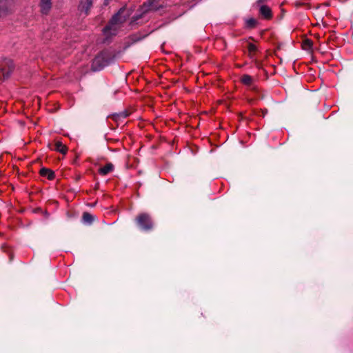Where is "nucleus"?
<instances>
[{"label":"nucleus","mask_w":353,"mask_h":353,"mask_svg":"<svg viewBox=\"0 0 353 353\" xmlns=\"http://www.w3.org/2000/svg\"><path fill=\"white\" fill-rule=\"evenodd\" d=\"M108 64V61L105 59L103 54H100L97 56L92 61V68L94 71H99L102 70Z\"/></svg>","instance_id":"nucleus-5"},{"label":"nucleus","mask_w":353,"mask_h":353,"mask_svg":"<svg viewBox=\"0 0 353 353\" xmlns=\"http://www.w3.org/2000/svg\"><path fill=\"white\" fill-rule=\"evenodd\" d=\"M241 81L243 84L246 85H250L252 84L253 79L251 76L248 74H244L241 78Z\"/></svg>","instance_id":"nucleus-14"},{"label":"nucleus","mask_w":353,"mask_h":353,"mask_svg":"<svg viewBox=\"0 0 353 353\" xmlns=\"http://www.w3.org/2000/svg\"><path fill=\"white\" fill-rule=\"evenodd\" d=\"M113 170H114V165L111 163H108L105 165H104L103 167L101 168L99 170V173L101 175L104 176V175L108 174L110 172L113 171Z\"/></svg>","instance_id":"nucleus-10"},{"label":"nucleus","mask_w":353,"mask_h":353,"mask_svg":"<svg viewBox=\"0 0 353 353\" xmlns=\"http://www.w3.org/2000/svg\"><path fill=\"white\" fill-rule=\"evenodd\" d=\"M14 69L13 61L7 58L0 59V79H8Z\"/></svg>","instance_id":"nucleus-2"},{"label":"nucleus","mask_w":353,"mask_h":353,"mask_svg":"<svg viewBox=\"0 0 353 353\" xmlns=\"http://www.w3.org/2000/svg\"><path fill=\"white\" fill-rule=\"evenodd\" d=\"M141 16H142V14H139V15L133 17L134 21H137L138 19H139L141 17Z\"/></svg>","instance_id":"nucleus-17"},{"label":"nucleus","mask_w":353,"mask_h":353,"mask_svg":"<svg viewBox=\"0 0 353 353\" xmlns=\"http://www.w3.org/2000/svg\"><path fill=\"white\" fill-rule=\"evenodd\" d=\"M268 113V110H262V115L263 117H265V115Z\"/></svg>","instance_id":"nucleus-18"},{"label":"nucleus","mask_w":353,"mask_h":353,"mask_svg":"<svg viewBox=\"0 0 353 353\" xmlns=\"http://www.w3.org/2000/svg\"><path fill=\"white\" fill-rule=\"evenodd\" d=\"M52 0H41L40 7L43 14H47L52 8Z\"/></svg>","instance_id":"nucleus-8"},{"label":"nucleus","mask_w":353,"mask_h":353,"mask_svg":"<svg viewBox=\"0 0 353 353\" xmlns=\"http://www.w3.org/2000/svg\"><path fill=\"white\" fill-rule=\"evenodd\" d=\"M41 176H46L48 179H53L54 178V173L52 170L43 168L40 170Z\"/></svg>","instance_id":"nucleus-11"},{"label":"nucleus","mask_w":353,"mask_h":353,"mask_svg":"<svg viewBox=\"0 0 353 353\" xmlns=\"http://www.w3.org/2000/svg\"><path fill=\"white\" fill-rule=\"evenodd\" d=\"M55 150L63 154H65L67 152L66 146L60 141H57L55 143Z\"/></svg>","instance_id":"nucleus-13"},{"label":"nucleus","mask_w":353,"mask_h":353,"mask_svg":"<svg viewBox=\"0 0 353 353\" xmlns=\"http://www.w3.org/2000/svg\"><path fill=\"white\" fill-rule=\"evenodd\" d=\"M161 1V0H148L141 6L140 11L142 14H144L148 11L158 10L162 6L160 3Z\"/></svg>","instance_id":"nucleus-4"},{"label":"nucleus","mask_w":353,"mask_h":353,"mask_svg":"<svg viewBox=\"0 0 353 353\" xmlns=\"http://www.w3.org/2000/svg\"><path fill=\"white\" fill-rule=\"evenodd\" d=\"M14 0H0V17L8 14L14 6Z\"/></svg>","instance_id":"nucleus-6"},{"label":"nucleus","mask_w":353,"mask_h":353,"mask_svg":"<svg viewBox=\"0 0 353 353\" xmlns=\"http://www.w3.org/2000/svg\"><path fill=\"white\" fill-rule=\"evenodd\" d=\"M246 23L248 27L253 28L255 26L256 21L254 19L251 18L247 20Z\"/></svg>","instance_id":"nucleus-15"},{"label":"nucleus","mask_w":353,"mask_h":353,"mask_svg":"<svg viewBox=\"0 0 353 353\" xmlns=\"http://www.w3.org/2000/svg\"><path fill=\"white\" fill-rule=\"evenodd\" d=\"M248 51H249L250 54H251L252 52H255L256 50V46L254 44L251 43H250L248 44Z\"/></svg>","instance_id":"nucleus-16"},{"label":"nucleus","mask_w":353,"mask_h":353,"mask_svg":"<svg viewBox=\"0 0 353 353\" xmlns=\"http://www.w3.org/2000/svg\"><path fill=\"white\" fill-rule=\"evenodd\" d=\"M136 221L139 227L143 230H150L153 228V223L148 214H140L137 217Z\"/></svg>","instance_id":"nucleus-3"},{"label":"nucleus","mask_w":353,"mask_h":353,"mask_svg":"<svg viewBox=\"0 0 353 353\" xmlns=\"http://www.w3.org/2000/svg\"><path fill=\"white\" fill-rule=\"evenodd\" d=\"M263 0H259V1H257L258 4L261 3L263 2Z\"/></svg>","instance_id":"nucleus-19"},{"label":"nucleus","mask_w":353,"mask_h":353,"mask_svg":"<svg viewBox=\"0 0 353 353\" xmlns=\"http://www.w3.org/2000/svg\"><path fill=\"white\" fill-rule=\"evenodd\" d=\"M92 3L93 0H80L78 10L81 13H84L85 15H88L92 6Z\"/></svg>","instance_id":"nucleus-7"},{"label":"nucleus","mask_w":353,"mask_h":353,"mask_svg":"<svg viewBox=\"0 0 353 353\" xmlns=\"http://www.w3.org/2000/svg\"><path fill=\"white\" fill-rule=\"evenodd\" d=\"M82 220L84 223L90 225L94 221V216L88 212H84L82 216Z\"/></svg>","instance_id":"nucleus-12"},{"label":"nucleus","mask_w":353,"mask_h":353,"mask_svg":"<svg viewBox=\"0 0 353 353\" xmlns=\"http://www.w3.org/2000/svg\"><path fill=\"white\" fill-rule=\"evenodd\" d=\"M125 8H121L111 19L109 24L103 28L105 34H116L118 26L125 21L126 17L121 16Z\"/></svg>","instance_id":"nucleus-1"},{"label":"nucleus","mask_w":353,"mask_h":353,"mask_svg":"<svg viewBox=\"0 0 353 353\" xmlns=\"http://www.w3.org/2000/svg\"><path fill=\"white\" fill-rule=\"evenodd\" d=\"M260 14L265 18V19H270L272 17V11L271 9L265 5H263L260 7L259 9Z\"/></svg>","instance_id":"nucleus-9"}]
</instances>
